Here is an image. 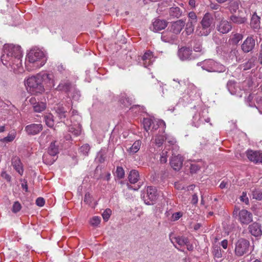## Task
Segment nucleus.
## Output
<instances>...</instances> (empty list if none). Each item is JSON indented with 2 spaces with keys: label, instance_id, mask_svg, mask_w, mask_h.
I'll return each instance as SVG.
<instances>
[{
  "label": "nucleus",
  "instance_id": "62",
  "mask_svg": "<svg viewBox=\"0 0 262 262\" xmlns=\"http://www.w3.org/2000/svg\"><path fill=\"white\" fill-rule=\"evenodd\" d=\"M198 195L196 194H194L192 197L191 203L193 204H195L198 203Z\"/></svg>",
  "mask_w": 262,
  "mask_h": 262
},
{
  "label": "nucleus",
  "instance_id": "29",
  "mask_svg": "<svg viewBox=\"0 0 262 262\" xmlns=\"http://www.w3.org/2000/svg\"><path fill=\"white\" fill-rule=\"evenodd\" d=\"M56 113L60 119L66 117L67 111L62 105H58L55 108Z\"/></svg>",
  "mask_w": 262,
  "mask_h": 262
},
{
  "label": "nucleus",
  "instance_id": "40",
  "mask_svg": "<svg viewBox=\"0 0 262 262\" xmlns=\"http://www.w3.org/2000/svg\"><path fill=\"white\" fill-rule=\"evenodd\" d=\"M254 66V63L252 59L248 60L246 63L240 66L241 69L244 71L249 70Z\"/></svg>",
  "mask_w": 262,
  "mask_h": 262
},
{
  "label": "nucleus",
  "instance_id": "52",
  "mask_svg": "<svg viewBox=\"0 0 262 262\" xmlns=\"http://www.w3.org/2000/svg\"><path fill=\"white\" fill-rule=\"evenodd\" d=\"M243 38V35L239 33H236L232 38L234 43H237Z\"/></svg>",
  "mask_w": 262,
  "mask_h": 262
},
{
  "label": "nucleus",
  "instance_id": "24",
  "mask_svg": "<svg viewBox=\"0 0 262 262\" xmlns=\"http://www.w3.org/2000/svg\"><path fill=\"white\" fill-rule=\"evenodd\" d=\"M119 102L125 107H129L133 103V99L128 96L126 94H121L120 96Z\"/></svg>",
  "mask_w": 262,
  "mask_h": 262
},
{
  "label": "nucleus",
  "instance_id": "13",
  "mask_svg": "<svg viewBox=\"0 0 262 262\" xmlns=\"http://www.w3.org/2000/svg\"><path fill=\"white\" fill-rule=\"evenodd\" d=\"M255 45V40L252 37H248L241 46L242 50L244 53L251 51Z\"/></svg>",
  "mask_w": 262,
  "mask_h": 262
},
{
  "label": "nucleus",
  "instance_id": "57",
  "mask_svg": "<svg viewBox=\"0 0 262 262\" xmlns=\"http://www.w3.org/2000/svg\"><path fill=\"white\" fill-rule=\"evenodd\" d=\"M92 198L89 193H86L84 198V202L88 204L91 203Z\"/></svg>",
  "mask_w": 262,
  "mask_h": 262
},
{
  "label": "nucleus",
  "instance_id": "44",
  "mask_svg": "<svg viewBox=\"0 0 262 262\" xmlns=\"http://www.w3.org/2000/svg\"><path fill=\"white\" fill-rule=\"evenodd\" d=\"M15 137H16V133L14 132L11 134H9L7 137L1 139L0 141L1 142H11L15 139Z\"/></svg>",
  "mask_w": 262,
  "mask_h": 262
},
{
  "label": "nucleus",
  "instance_id": "54",
  "mask_svg": "<svg viewBox=\"0 0 262 262\" xmlns=\"http://www.w3.org/2000/svg\"><path fill=\"white\" fill-rule=\"evenodd\" d=\"M182 213L181 212H175L171 216V220L176 221L178 220L182 216Z\"/></svg>",
  "mask_w": 262,
  "mask_h": 262
},
{
  "label": "nucleus",
  "instance_id": "32",
  "mask_svg": "<svg viewBox=\"0 0 262 262\" xmlns=\"http://www.w3.org/2000/svg\"><path fill=\"white\" fill-rule=\"evenodd\" d=\"M165 140V135H157L155 136L154 143L158 147H160L162 145L164 141Z\"/></svg>",
  "mask_w": 262,
  "mask_h": 262
},
{
  "label": "nucleus",
  "instance_id": "36",
  "mask_svg": "<svg viewBox=\"0 0 262 262\" xmlns=\"http://www.w3.org/2000/svg\"><path fill=\"white\" fill-rule=\"evenodd\" d=\"M230 19L233 23L237 24H243L246 20V19L244 17H238L235 15L231 16Z\"/></svg>",
  "mask_w": 262,
  "mask_h": 262
},
{
  "label": "nucleus",
  "instance_id": "16",
  "mask_svg": "<svg viewBox=\"0 0 262 262\" xmlns=\"http://www.w3.org/2000/svg\"><path fill=\"white\" fill-rule=\"evenodd\" d=\"M232 27L229 22L225 19H222L217 25L216 29L222 34H226L231 30Z\"/></svg>",
  "mask_w": 262,
  "mask_h": 262
},
{
  "label": "nucleus",
  "instance_id": "23",
  "mask_svg": "<svg viewBox=\"0 0 262 262\" xmlns=\"http://www.w3.org/2000/svg\"><path fill=\"white\" fill-rule=\"evenodd\" d=\"M142 59L144 66L146 68L151 65L154 61L152 53L149 51L144 53Z\"/></svg>",
  "mask_w": 262,
  "mask_h": 262
},
{
  "label": "nucleus",
  "instance_id": "31",
  "mask_svg": "<svg viewBox=\"0 0 262 262\" xmlns=\"http://www.w3.org/2000/svg\"><path fill=\"white\" fill-rule=\"evenodd\" d=\"M46 108V103L43 102H38L34 106L33 110L35 112L40 113Z\"/></svg>",
  "mask_w": 262,
  "mask_h": 262
},
{
  "label": "nucleus",
  "instance_id": "9",
  "mask_svg": "<svg viewBox=\"0 0 262 262\" xmlns=\"http://www.w3.org/2000/svg\"><path fill=\"white\" fill-rule=\"evenodd\" d=\"M248 159L255 163H262V152L260 151H253L248 150L246 152Z\"/></svg>",
  "mask_w": 262,
  "mask_h": 262
},
{
  "label": "nucleus",
  "instance_id": "25",
  "mask_svg": "<svg viewBox=\"0 0 262 262\" xmlns=\"http://www.w3.org/2000/svg\"><path fill=\"white\" fill-rule=\"evenodd\" d=\"M139 173L136 170H132L128 175V181L131 184H135L139 180Z\"/></svg>",
  "mask_w": 262,
  "mask_h": 262
},
{
  "label": "nucleus",
  "instance_id": "48",
  "mask_svg": "<svg viewBox=\"0 0 262 262\" xmlns=\"http://www.w3.org/2000/svg\"><path fill=\"white\" fill-rule=\"evenodd\" d=\"M21 208V204L18 202H15L13 205L12 211L14 213H16L20 211Z\"/></svg>",
  "mask_w": 262,
  "mask_h": 262
},
{
  "label": "nucleus",
  "instance_id": "58",
  "mask_svg": "<svg viewBox=\"0 0 262 262\" xmlns=\"http://www.w3.org/2000/svg\"><path fill=\"white\" fill-rule=\"evenodd\" d=\"M214 255L215 257L221 258L222 256L221 250L219 249H214L213 251Z\"/></svg>",
  "mask_w": 262,
  "mask_h": 262
},
{
  "label": "nucleus",
  "instance_id": "6",
  "mask_svg": "<svg viewBox=\"0 0 262 262\" xmlns=\"http://www.w3.org/2000/svg\"><path fill=\"white\" fill-rule=\"evenodd\" d=\"M249 242L245 239L241 238L235 244V254L237 256H242L249 251Z\"/></svg>",
  "mask_w": 262,
  "mask_h": 262
},
{
  "label": "nucleus",
  "instance_id": "18",
  "mask_svg": "<svg viewBox=\"0 0 262 262\" xmlns=\"http://www.w3.org/2000/svg\"><path fill=\"white\" fill-rule=\"evenodd\" d=\"M249 232L255 237L260 236L262 234V230L261 229V225L256 223L254 222L248 227Z\"/></svg>",
  "mask_w": 262,
  "mask_h": 262
},
{
  "label": "nucleus",
  "instance_id": "14",
  "mask_svg": "<svg viewBox=\"0 0 262 262\" xmlns=\"http://www.w3.org/2000/svg\"><path fill=\"white\" fill-rule=\"evenodd\" d=\"M185 22L181 19L173 22L169 27V29L177 36L181 32L185 25Z\"/></svg>",
  "mask_w": 262,
  "mask_h": 262
},
{
  "label": "nucleus",
  "instance_id": "28",
  "mask_svg": "<svg viewBox=\"0 0 262 262\" xmlns=\"http://www.w3.org/2000/svg\"><path fill=\"white\" fill-rule=\"evenodd\" d=\"M141 144V142L140 140H137L133 143V145L127 149V151L130 154L136 153L140 149Z\"/></svg>",
  "mask_w": 262,
  "mask_h": 262
},
{
  "label": "nucleus",
  "instance_id": "47",
  "mask_svg": "<svg viewBox=\"0 0 262 262\" xmlns=\"http://www.w3.org/2000/svg\"><path fill=\"white\" fill-rule=\"evenodd\" d=\"M239 8V3L238 2H234L230 5V10L231 12H235Z\"/></svg>",
  "mask_w": 262,
  "mask_h": 262
},
{
  "label": "nucleus",
  "instance_id": "15",
  "mask_svg": "<svg viewBox=\"0 0 262 262\" xmlns=\"http://www.w3.org/2000/svg\"><path fill=\"white\" fill-rule=\"evenodd\" d=\"M170 239L171 242L173 244H178L180 247L184 246L187 243V241H188V238L183 236H173L171 234L170 235ZM174 247L177 248L178 249L180 250V249L177 247L176 245H174ZM181 251H183V250H181Z\"/></svg>",
  "mask_w": 262,
  "mask_h": 262
},
{
  "label": "nucleus",
  "instance_id": "8",
  "mask_svg": "<svg viewBox=\"0 0 262 262\" xmlns=\"http://www.w3.org/2000/svg\"><path fill=\"white\" fill-rule=\"evenodd\" d=\"M177 39L178 36L169 29V27L167 30L162 32L161 35V39L165 42L173 43L177 40Z\"/></svg>",
  "mask_w": 262,
  "mask_h": 262
},
{
  "label": "nucleus",
  "instance_id": "63",
  "mask_svg": "<svg viewBox=\"0 0 262 262\" xmlns=\"http://www.w3.org/2000/svg\"><path fill=\"white\" fill-rule=\"evenodd\" d=\"M29 101L33 107L38 102L34 97H31Z\"/></svg>",
  "mask_w": 262,
  "mask_h": 262
},
{
  "label": "nucleus",
  "instance_id": "45",
  "mask_svg": "<svg viewBox=\"0 0 262 262\" xmlns=\"http://www.w3.org/2000/svg\"><path fill=\"white\" fill-rule=\"evenodd\" d=\"M201 166L197 163H192L190 166V171L191 173H195L200 170Z\"/></svg>",
  "mask_w": 262,
  "mask_h": 262
},
{
  "label": "nucleus",
  "instance_id": "37",
  "mask_svg": "<svg viewBox=\"0 0 262 262\" xmlns=\"http://www.w3.org/2000/svg\"><path fill=\"white\" fill-rule=\"evenodd\" d=\"M69 131L74 135L77 136L80 135L81 132V128L80 125L77 126H71L69 127Z\"/></svg>",
  "mask_w": 262,
  "mask_h": 262
},
{
  "label": "nucleus",
  "instance_id": "17",
  "mask_svg": "<svg viewBox=\"0 0 262 262\" xmlns=\"http://www.w3.org/2000/svg\"><path fill=\"white\" fill-rule=\"evenodd\" d=\"M183 161V157L179 155L171 158L170 164L174 170H179L182 166Z\"/></svg>",
  "mask_w": 262,
  "mask_h": 262
},
{
  "label": "nucleus",
  "instance_id": "27",
  "mask_svg": "<svg viewBox=\"0 0 262 262\" xmlns=\"http://www.w3.org/2000/svg\"><path fill=\"white\" fill-rule=\"evenodd\" d=\"M250 25L254 29L260 27V18L255 14H254L251 18Z\"/></svg>",
  "mask_w": 262,
  "mask_h": 262
},
{
  "label": "nucleus",
  "instance_id": "10",
  "mask_svg": "<svg viewBox=\"0 0 262 262\" xmlns=\"http://www.w3.org/2000/svg\"><path fill=\"white\" fill-rule=\"evenodd\" d=\"M43 129L41 123H32L25 127V131L29 135L34 136L38 134Z\"/></svg>",
  "mask_w": 262,
  "mask_h": 262
},
{
  "label": "nucleus",
  "instance_id": "51",
  "mask_svg": "<svg viewBox=\"0 0 262 262\" xmlns=\"http://www.w3.org/2000/svg\"><path fill=\"white\" fill-rule=\"evenodd\" d=\"M165 135V140L164 141L167 142L170 145H174L176 142V139L173 137H170L167 135Z\"/></svg>",
  "mask_w": 262,
  "mask_h": 262
},
{
  "label": "nucleus",
  "instance_id": "50",
  "mask_svg": "<svg viewBox=\"0 0 262 262\" xmlns=\"http://www.w3.org/2000/svg\"><path fill=\"white\" fill-rule=\"evenodd\" d=\"M241 201L245 203L246 205L249 204V199L247 195V192L243 191L242 195L239 198Z\"/></svg>",
  "mask_w": 262,
  "mask_h": 262
},
{
  "label": "nucleus",
  "instance_id": "49",
  "mask_svg": "<svg viewBox=\"0 0 262 262\" xmlns=\"http://www.w3.org/2000/svg\"><path fill=\"white\" fill-rule=\"evenodd\" d=\"M112 211L110 209H106L102 215L104 221H107L110 217Z\"/></svg>",
  "mask_w": 262,
  "mask_h": 262
},
{
  "label": "nucleus",
  "instance_id": "60",
  "mask_svg": "<svg viewBox=\"0 0 262 262\" xmlns=\"http://www.w3.org/2000/svg\"><path fill=\"white\" fill-rule=\"evenodd\" d=\"M193 50L195 52H201L202 51V46L200 43H196L193 47Z\"/></svg>",
  "mask_w": 262,
  "mask_h": 262
},
{
  "label": "nucleus",
  "instance_id": "21",
  "mask_svg": "<svg viewBox=\"0 0 262 262\" xmlns=\"http://www.w3.org/2000/svg\"><path fill=\"white\" fill-rule=\"evenodd\" d=\"M167 26V22L164 20L156 19L152 23V28L155 32H158L165 29Z\"/></svg>",
  "mask_w": 262,
  "mask_h": 262
},
{
  "label": "nucleus",
  "instance_id": "26",
  "mask_svg": "<svg viewBox=\"0 0 262 262\" xmlns=\"http://www.w3.org/2000/svg\"><path fill=\"white\" fill-rule=\"evenodd\" d=\"M59 152L58 146L56 145V142L54 141L51 143L50 146L48 148V153L52 155V156H56Z\"/></svg>",
  "mask_w": 262,
  "mask_h": 262
},
{
  "label": "nucleus",
  "instance_id": "20",
  "mask_svg": "<svg viewBox=\"0 0 262 262\" xmlns=\"http://www.w3.org/2000/svg\"><path fill=\"white\" fill-rule=\"evenodd\" d=\"M42 82L47 84L49 88H52L55 85L54 77L52 74L43 73L41 74Z\"/></svg>",
  "mask_w": 262,
  "mask_h": 262
},
{
  "label": "nucleus",
  "instance_id": "56",
  "mask_svg": "<svg viewBox=\"0 0 262 262\" xmlns=\"http://www.w3.org/2000/svg\"><path fill=\"white\" fill-rule=\"evenodd\" d=\"M45 201L42 198H38L36 200V204L39 207H42L45 205Z\"/></svg>",
  "mask_w": 262,
  "mask_h": 262
},
{
  "label": "nucleus",
  "instance_id": "2",
  "mask_svg": "<svg viewBox=\"0 0 262 262\" xmlns=\"http://www.w3.org/2000/svg\"><path fill=\"white\" fill-rule=\"evenodd\" d=\"M47 57L41 50L34 49L30 51L26 59V67L28 71H32L39 69L47 61Z\"/></svg>",
  "mask_w": 262,
  "mask_h": 262
},
{
  "label": "nucleus",
  "instance_id": "53",
  "mask_svg": "<svg viewBox=\"0 0 262 262\" xmlns=\"http://www.w3.org/2000/svg\"><path fill=\"white\" fill-rule=\"evenodd\" d=\"M167 151H163L162 154L160 157V161L162 163H165L167 162Z\"/></svg>",
  "mask_w": 262,
  "mask_h": 262
},
{
  "label": "nucleus",
  "instance_id": "38",
  "mask_svg": "<svg viewBox=\"0 0 262 262\" xmlns=\"http://www.w3.org/2000/svg\"><path fill=\"white\" fill-rule=\"evenodd\" d=\"M152 123V120L149 118H144L143 120V124L144 128L146 131L151 129Z\"/></svg>",
  "mask_w": 262,
  "mask_h": 262
},
{
  "label": "nucleus",
  "instance_id": "43",
  "mask_svg": "<svg viewBox=\"0 0 262 262\" xmlns=\"http://www.w3.org/2000/svg\"><path fill=\"white\" fill-rule=\"evenodd\" d=\"M90 148V146L88 144H85L80 148V152L84 156H88Z\"/></svg>",
  "mask_w": 262,
  "mask_h": 262
},
{
  "label": "nucleus",
  "instance_id": "41",
  "mask_svg": "<svg viewBox=\"0 0 262 262\" xmlns=\"http://www.w3.org/2000/svg\"><path fill=\"white\" fill-rule=\"evenodd\" d=\"M253 199L261 200L262 199V191L259 189H254L252 191Z\"/></svg>",
  "mask_w": 262,
  "mask_h": 262
},
{
  "label": "nucleus",
  "instance_id": "11",
  "mask_svg": "<svg viewBox=\"0 0 262 262\" xmlns=\"http://www.w3.org/2000/svg\"><path fill=\"white\" fill-rule=\"evenodd\" d=\"M146 196L148 198V200H145L146 204H152L153 202L155 201L158 198V193L156 188L153 186H148L147 188Z\"/></svg>",
  "mask_w": 262,
  "mask_h": 262
},
{
  "label": "nucleus",
  "instance_id": "12",
  "mask_svg": "<svg viewBox=\"0 0 262 262\" xmlns=\"http://www.w3.org/2000/svg\"><path fill=\"white\" fill-rule=\"evenodd\" d=\"M189 19L186 24L187 32L191 33L194 30V25L197 22V16L195 12L191 11L188 15Z\"/></svg>",
  "mask_w": 262,
  "mask_h": 262
},
{
  "label": "nucleus",
  "instance_id": "4",
  "mask_svg": "<svg viewBox=\"0 0 262 262\" xmlns=\"http://www.w3.org/2000/svg\"><path fill=\"white\" fill-rule=\"evenodd\" d=\"M26 85L28 91L32 95L41 94L45 91L41 74L28 78L26 81Z\"/></svg>",
  "mask_w": 262,
  "mask_h": 262
},
{
  "label": "nucleus",
  "instance_id": "3",
  "mask_svg": "<svg viewBox=\"0 0 262 262\" xmlns=\"http://www.w3.org/2000/svg\"><path fill=\"white\" fill-rule=\"evenodd\" d=\"M214 18L213 15L209 12H206L200 22L201 26L198 27L196 30V34L201 36H207L212 31Z\"/></svg>",
  "mask_w": 262,
  "mask_h": 262
},
{
  "label": "nucleus",
  "instance_id": "61",
  "mask_svg": "<svg viewBox=\"0 0 262 262\" xmlns=\"http://www.w3.org/2000/svg\"><path fill=\"white\" fill-rule=\"evenodd\" d=\"M2 177L6 179L8 181H10L11 177L7 174L6 172H3L2 173Z\"/></svg>",
  "mask_w": 262,
  "mask_h": 262
},
{
  "label": "nucleus",
  "instance_id": "34",
  "mask_svg": "<svg viewBox=\"0 0 262 262\" xmlns=\"http://www.w3.org/2000/svg\"><path fill=\"white\" fill-rule=\"evenodd\" d=\"M101 222L100 217L95 216L92 217L89 221L90 225L94 227H97L100 224Z\"/></svg>",
  "mask_w": 262,
  "mask_h": 262
},
{
  "label": "nucleus",
  "instance_id": "59",
  "mask_svg": "<svg viewBox=\"0 0 262 262\" xmlns=\"http://www.w3.org/2000/svg\"><path fill=\"white\" fill-rule=\"evenodd\" d=\"M70 86V83H66L63 86H62V84H60L58 85V88L60 90L64 89L66 91H68L69 89Z\"/></svg>",
  "mask_w": 262,
  "mask_h": 262
},
{
  "label": "nucleus",
  "instance_id": "7",
  "mask_svg": "<svg viewBox=\"0 0 262 262\" xmlns=\"http://www.w3.org/2000/svg\"><path fill=\"white\" fill-rule=\"evenodd\" d=\"M238 221L241 225H248L253 221V215L249 211L242 209L238 212Z\"/></svg>",
  "mask_w": 262,
  "mask_h": 262
},
{
  "label": "nucleus",
  "instance_id": "5",
  "mask_svg": "<svg viewBox=\"0 0 262 262\" xmlns=\"http://www.w3.org/2000/svg\"><path fill=\"white\" fill-rule=\"evenodd\" d=\"M202 68L209 72H221L225 70L224 67L212 59L204 61Z\"/></svg>",
  "mask_w": 262,
  "mask_h": 262
},
{
  "label": "nucleus",
  "instance_id": "39",
  "mask_svg": "<svg viewBox=\"0 0 262 262\" xmlns=\"http://www.w3.org/2000/svg\"><path fill=\"white\" fill-rule=\"evenodd\" d=\"M165 125V122L162 120H152V123L151 127V129L153 130H157L160 126Z\"/></svg>",
  "mask_w": 262,
  "mask_h": 262
},
{
  "label": "nucleus",
  "instance_id": "55",
  "mask_svg": "<svg viewBox=\"0 0 262 262\" xmlns=\"http://www.w3.org/2000/svg\"><path fill=\"white\" fill-rule=\"evenodd\" d=\"M213 16H214L216 20H220V19H224L223 16V13L221 11H215L213 13Z\"/></svg>",
  "mask_w": 262,
  "mask_h": 262
},
{
  "label": "nucleus",
  "instance_id": "64",
  "mask_svg": "<svg viewBox=\"0 0 262 262\" xmlns=\"http://www.w3.org/2000/svg\"><path fill=\"white\" fill-rule=\"evenodd\" d=\"M186 246L187 249L189 251H192L193 249V245L190 243L189 240L187 241V243L185 244Z\"/></svg>",
  "mask_w": 262,
  "mask_h": 262
},
{
  "label": "nucleus",
  "instance_id": "22",
  "mask_svg": "<svg viewBox=\"0 0 262 262\" xmlns=\"http://www.w3.org/2000/svg\"><path fill=\"white\" fill-rule=\"evenodd\" d=\"M12 165L16 171L21 176L24 172L23 164L19 157H14L12 159Z\"/></svg>",
  "mask_w": 262,
  "mask_h": 262
},
{
  "label": "nucleus",
  "instance_id": "42",
  "mask_svg": "<svg viewBox=\"0 0 262 262\" xmlns=\"http://www.w3.org/2000/svg\"><path fill=\"white\" fill-rule=\"evenodd\" d=\"M45 122L47 126L52 127L54 125V120L53 116L51 115H49L45 117Z\"/></svg>",
  "mask_w": 262,
  "mask_h": 262
},
{
  "label": "nucleus",
  "instance_id": "19",
  "mask_svg": "<svg viewBox=\"0 0 262 262\" xmlns=\"http://www.w3.org/2000/svg\"><path fill=\"white\" fill-rule=\"evenodd\" d=\"M178 56L182 60L191 59L192 51L189 48L182 47L178 51Z\"/></svg>",
  "mask_w": 262,
  "mask_h": 262
},
{
  "label": "nucleus",
  "instance_id": "33",
  "mask_svg": "<svg viewBox=\"0 0 262 262\" xmlns=\"http://www.w3.org/2000/svg\"><path fill=\"white\" fill-rule=\"evenodd\" d=\"M227 87L232 95L236 93L235 82L234 81H229L227 84Z\"/></svg>",
  "mask_w": 262,
  "mask_h": 262
},
{
  "label": "nucleus",
  "instance_id": "1",
  "mask_svg": "<svg viewBox=\"0 0 262 262\" xmlns=\"http://www.w3.org/2000/svg\"><path fill=\"white\" fill-rule=\"evenodd\" d=\"M22 53L20 47L13 44H5L1 56V61L3 64L10 66L15 73L24 71L22 62Z\"/></svg>",
  "mask_w": 262,
  "mask_h": 262
},
{
  "label": "nucleus",
  "instance_id": "30",
  "mask_svg": "<svg viewBox=\"0 0 262 262\" xmlns=\"http://www.w3.org/2000/svg\"><path fill=\"white\" fill-rule=\"evenodd\" d=\"M42 160L46 164L51 165L55 161L56 159L55 156H52V155L47 153L43 155Z\"/></svg>",
  "mask_w": 262,
  "mask_h": 262
},
{
  "label": "nucleus",
  "instance_id": "46",
  "mask_svg": "<svg viewBox=\"0 0 262 262\" xmlns=\"http://www.w3.org/2000/svg\"><path fill=\"white\" fill-rule=\"evenodd\" d=\"M116 175L119 179H122L124 177V170L122 167L118 166L116 169Z\"/></svg>",
  "mask_w": 262,
  "mask_h": 262
},
{
  "label": "nucleus",
  "instance_id": "35",
  "mask_svg": "<svg viewBox=\"0 0 262 262\" xmlns=\"http://www.w3.org/2000/svg\"><path fill=\"white\" fill-rule=\"evenodd\" d=\"M170 14L178 18L181 15V11L179 7H172L170 9Z\"/></svg>",
  "mask_w": 262,
  "mask_h": 262
}]
</instances>
